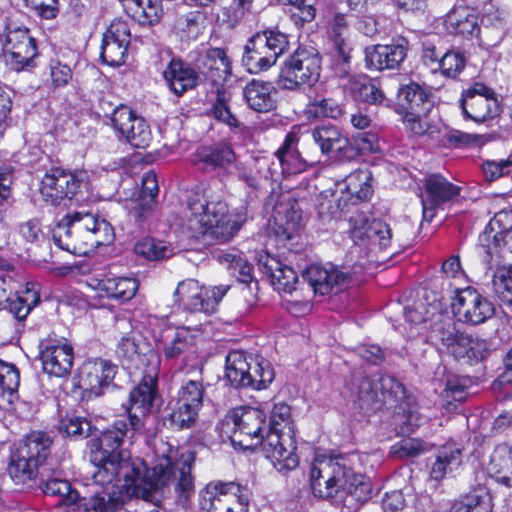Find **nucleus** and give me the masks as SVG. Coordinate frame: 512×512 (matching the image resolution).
<instances>
[{
	"mask_svg": "<svg viewBox=\"0 0 512 512\" xmlns=\"http://www.w3.org/2000/svg\"><path fill=\"white\" fill-rule=\"evenodd\" d=\"M155 454V464L149 469L138 457L91 451L90 485L119 489L124 495H140L141 499L155 505L173 488L177 501L185 505L195 491L191 474L193 456L163 441L156 447Z\"/></svg>",
	"mask_w": 512,
	"mask_h": 512,
	"instance_id": "1",
	"label": "nucleus"
},
{
	"mask_svg": "<svg viewBox=\"0 0 512 512\" xmlns=\"http://www.w3.org/2000/svg\"><path fill=\"white\" fill-rule=\"evenodd\" d=\"M246 221L245 212L229 213L228 205L218 196L191 198L177 221L176 228L189 239L227 242Z\"/></svg>",
	"mask_w": 512,
	"mask_h": 512,
	"instance_id": "2",
	"label": "nucleus"
},
{
	"mask_svg": "<svg viewBox=\"0 0 512 512\" xmlns=\"http://www.w3.org/2000/svg\"><path fill=\"white\" fill-rule=\"evenodd\" d=\"M350 391V398L358 403L361 409H387L402 412L404 426L402 433L413 431L420 423L419 415L409 408V398L406 397L404 386L391 376L373 375L372 377H355L347 387Z\"/></svg>",
	"mask_w": 512,
	"mask_h": 512,
	"instance_id": "3",
	"label": "nucleus"
},
{
	"mask_svg": "<svg viewBox=\"0 0 512 512\" xmlns=\"http://www.w3.org/2000/svg\"><path fill=\"white\" fill-rule=\"evenodd\" d=\"M55 244L62 250L85 256L114 240L112 225L99 215L76 211L64 216L53 232Z\"/></svg>",
	"mask_w": 512,
	"mask_h": 512,
	"instance_id": "4",
	"label": "nucleus"
},
{
	"mask_svg": "<svg viewBox=\"0 0 512 512\" xmlns=\"http://www.w3.org/2000/svg\"><path fill=\"white\" fill-rule=\"evenodd\" d=\"M309 481L313 495L320 499L342 498L343 494L360 496L368 491L362 475L324 455L316 456L311 463Z\"/></svg>",
	"mask_w": 512,
	"mask_h": 512,
	"instance_id": "5",
	"label": "nucleus"
},
{
	"mask_svg": "<svg viewBox=\"0 0 512 512\" xmlns=\"http://www.w3.org/2000/svg\"><path fill=\"white\" fill-rule=\"evenodd\" d=\"M270 418V429L263 442V453L278 472L287 473L299 464L291 409L285 403H276Z\"/></svg>",
	"mask_w": 512,
	"mask_h": 512,
	"instance_id": "6",
	"label": "nucleus"
},
{
	"mask_svg": "<svg viewBox=\"0 0 512 512\" xmlns=\"http://www.w3.org/2000/svg\"><path fill=\"white\" fill-rule=\"evenodd\" d=\"M225 376L236 388L261 390L272 383L275 373L268 360L247 357L241 351H231L226 356Z\"/></svg>",
	"mask_w": 512,
	"mask_h": 512,
	"instance_id": "7",
	"label": "nucleus"
},
{
	"mask_svg": "<svg viewBox=\"0 0 512 512\" xmlns=\"http://www.w3.org/2000/svg\"><path fill=\"white\" fill-rule=\"evenodd\" d=\"M287 35L274 30H266L252 36L244 47L242 64L251 74L267 71L287 50Z\"/></svg>",
	"mask_w": 512,
	"mask_h": 512,
	"instance_id": "8",
	"label": "nucleus"
},
{
	"mask_svg": "<svg viewBox=\"0 0 512 512\" xmlns=\"http://www.w3.org/2000/svg\"><path fill=\"white\" fill-rule=\"evenodd\" d=\"M148 367L144 368L141 381L130 393L129 424L132 430L141 432L143 417L150 413L157 400V381L160 360L156 355L148 358Z\"/></svg>",
	"mask_w": 512,
	"mask_h": 512,
	"instance_id": "9",
	"label": "nucleus"
},
{
	"mask_svg": "<svg viewBox=\"0 0 512 512\" xmlns=\"http://www.w3.org/2000/svg\"><path fill=\"white\" fill-rule=\"evenodd\" d=\"M203 512H248L247 490L235 482H211L199 493Z\"/></svg>",
	"mask_w": 512,
	"mask_h": 512,
	"instance_id": "10",
	"label": "nucleus"
},
{
	"mask_svg": "<svg viewBox=\"0 0 512 512\" xmlns=\"http://www.w3.org/2000/svg\"><path fill=\"white\" fill-rule=\"evenodd\" d=\"M320 69L319 54L313 49L299 48L284 61L279 75L280 83L288 90L310 86L318 80Z\"/></svg>",
	"mask_w": 512,
	"mask_h": 512,
	"instance_id": "11",
	"label": "nucleus"
},
{
	"mask_svg": "<svg viewBox=\"0 0 512 512\" xmlns=\"http://www.w3.org/2000/svg\"><path fill=\"white\" fill-rule=\"evenodd\" d=\"M84 171H68L54 167L45 173L40 182V194L43 200L52 205L72 200L87 181Z\"/></svg>",
	"mask_w": 512,
	"mask_h": 512,
	"instance_id": "12",
	"label": "nucleus"
},
{
	"mask_svg": "<svg viewBox=\"0 0 512 512\" xmlns=\"http://www.w3.org/2000/svg\"><path fill=\"white\" fill-rule=\"evenodd\" d=\"M233 429L231 442L243 449H250L265 441L263 431L266 427V414L259 408L239 407L234 409L232 416Z\"/></svg>",
	"mask_w": 512,
	"mask_h": 512,
	"instance_id": "13",
	"label": "nucleus"
},
{
	"mask_svg": "<svg viewBox=\"0 0 512 512\" xmlns=\"http://www.w3.org/2000/svg\"><path fill=\"white\" fill-rule=\"evenodd\" d=\"M229 286L206 288L197 280L187 279L180 282L175 290V297L184 309L192 312L214 313Z\"/></svg>",
	"mask_w": 512,
	"mask_h": 512,
	"instance_id": "14",
	"label": "nucleus"
},
{
	"mask_svg": "<svg viewBox=\"0 0 512 512\" xmlns=\"http://www.w3.org/2000/svg\"><path fill=\"white\" fill-rule=\"evenodd\" d=\"M432 333L431 338L439 340L447 348L448 353L459 360L478 361L484 358L487 351L485 341L459 333L450 324H436Z\"/></svg>",
	"mask_w": 512,
	"mask_h": 512,
	"instance_id": "15",
	"label": "nucleus"
},
{
	"mask_svg": "<svg viewBox=\"0 0 512 512\" xmlns=\"http://www.w3.org/2000/svg\"><path fill=\"white\" fill-rule=\"evenodd\" d=\"M111 123L119 136L135 148L144 149L152 141V132L145 119L125 105L113 110Z\"/></svg>",
	"mask_w": 512,
	"mask_h": 512,
	"instance_id": "16",
	"label": "nucleus"
},
{
	"mask_svg": "<svg viewBox=\"0 0 512 512\" xmlns=\"http://www.w3.org/2000/svg\"><path fill=\"white\" fill-rule=\"evenodd\" d=\"M452 309L460 321L472 325L484 323L495 312L493 304L472 287L462 289L457 293L452 303Z\"/></svg>",
	"mask_w": 512,
	"mask_h": 512,
	"instance_id": "17",
	"label": "nucleus"
},
{
	"mask_svg": "<svg viewBox=\"0 0 512 512\" xmlns=\"http://www.w3.org/2000/svg\"><path fill=\"white\" fill-rule=\"evenodd\" d=\"M116 372L117 366L110 360H88L79 369L78 386L88 397H98L110 386Z\"/></svg>",
	"mask_w": 512,
	"mask_h": 512,
	"instance_id": "18",
	"label": "nucleus"
},
{
	"mask_svg": "<svg viewBox=\"0 0 512 512\" xmlns=\"http://www.w3.org/2000/svg\"><path fill=\"white\" fill-rule=\"evenodd\" d=\"M349 231L354 242H368L386 249L392 241V230L390 226L380 219L369 221L363 212H355L349 217Z\"/></svg>",
	"mask_w": 512,
	"mask_h": 512,
	"instance_id": "19",
	"label": "nucleus"
},
{
	"mask_svg": "<svg viewBox=\"0 0 512 512\" xmlns=\"http://www.w3.org/2000/svg\"><path fill=\"white\" fill-rule=\"evenodd\" d=\"M331 48L329 57L335 75L345 78L350 73L352 46L349 41V29L345 17L336 15L330 32Z\"/></svg>",
	"mask_w": 512,
	"mask_h": 512,
	"instance_id": "20",
	"label": "nucleus"
},
{
	"mask_svg": "<svg viewBox=\"0 0 512 512\" xmlns=\"http://www.w3.org/2000/svg\"><path fill=\"white\" fill-rule=\"evenodd\" d=\"M37 55L35 40L27 28L9 29L4 44V59L11 69L20 71Z\"/></svg>",
	"mask_w": 512,
	"mask_h": 512,
	"instance_id": "21",
	"label": "nucleus"
},
{
	"mask_svg": "<svg viewBox=\"0 0 512 512\" xmlns=\"http://www.w3.org/2000/svg\"><path fill=\"white\" fill-rule=\"evenodd\" d=\"M40 359L45 372L56 377H64L72 369L73 347L65 338L46 340L41 343Z\"/></svg>",
	"mask_w": 512,
	"mask_h": 512,
	"instance_id": "22",
	"label": "nucleus"
},
{
	"mask_svg": "<svg viewBox=\"0 0 512 512\" xmlns=\"http://www.w3.org/2000/svg\"><path fill=\"white\" fill-rule=\"evenodd\" d=\"M130 28L127 22L113 21L103 35L101 58L109 66H120L125 62L130 43Z\"/></svg>",
	"mask_w": 512,
	"mask_h": 512,
	"instance_id": "23",
	"label": "nucleus"
},
{
	"mask_svg": "<svg viewBox=\"0 0 512 512\" xmlns=\"http://www.w3.org/2000/svg\"><path fill=\"white\" fill-rule=\"evenodd\" d=\"M408 43L405 39L385 45H373L365 49V62L369 70L383 71L400 68L407 57Z\"/></svg>",
	"mask_w": 512,
	"mask_h": 512,
	"instance_id": "24",
	"label": "nucleus"
},
{
	"mask_svg": "<svg viewBox=\"0 0 512 512\" xmlns=\"http://www.w3.org/2000/svg\"><path fill=\"white\" fill-rule=\"evenodd\" d=\"M201 338L199 329L179 327L164 340L161 352L166 360H192L197 354V344Z\"/></svg>",
	"mask_w": 512,
	"mask_h": 512,
	"instance_id": "25",
	"label": "nucleus"
},
{
	"mask_svg": "<svg viewBox=\"0 0 512 512\" xmlns=\"http://www.w3.org/2000/svg\"><path fill=\"white\" fill-rule=\"evenodd\" d=\"M460 193V187L452 184L441 175H431L425 180V194L421 196L423 218L431 221L435 209Z\"/></svg>",
	"mask_w": 512,
	"mask_h": 512,
	"instance_id": "26",
	"label": "nucleus"
},
{
	"mask_svg": "<svg viewBox=\"0 0 512 512\" xmlns=\"http://www.w3.org/2000/svg\"><path fill=\"white\" fill-rule=\"evenodd\" d=\"M140 495H124L119 489L93 491L89 497L79 499L72 512H120L126 502Z\"/></svg>",
	"mask_w": 512,
	"mask_h": 512,
	"instance_id": "27",
	"label": "nucleus"
},
{
	"mask_svg": "<svg viewBox=\"0 0 512 512\" xmlns=\"http://www.w3.org/2000/svg\"><path fill=\"white\" fill-rule=\"evenodd\" d=\"M158 195V184L154 173L143 177L142 192L128 204L129 216L141 228L153 217Z\"/></svg>",
	"mask_w": 512,
	"mask_h": 512,
	"instance_id": "28",
	"label": "nucleus"
},
{
	"mask_svg": "<svg viewBox=\"0 0 512 512\" xmlns=\"http://www.w3.org/2000/svg\"><path fill=\"white\" fill-rule=\"evenodd\" d=\"M303 278L308 282L315 294L327 295L335 286L345 284L349 275L332 264H312L303 272Z\"/></svg>",
	"mask_w": 512,
	"mask_h": 512,
	"instance_id": "29",
	"label": "nucleus"
},
{
	"mask_svg": "<svg viewBox=\"0 0 512 512\" xmlns=\"http://www.w3.org/2000/svg\"><path fill=\"white\" fill-rule=\"evenodd\" d=\"M163 78L169 90L180 97L198 86L200 76L189 63L172 58L163 70Z\"/></svg>",
	"mask_w": 512,
	"mask_h": 512,
	"instance_id": "30",
	"label": "nucleus"
},
{
	"mask_svg": "<svg viewBox=\"0 0 512 512\" xmlns=\"http://www.w3.org/2000/svg\"><path fill=\"white\" fill-rule=\"evenodd\" d=\"M203 74L216 87H222L232 74L231 61L222 48H209L200 58Z\"/></svg>",
	"mask_w": 512,
	"mask_h": 512,
	"instance_id": "31",
	"label": "nucleus"
},
{
	"mask_svg": "<svg viewBox=\"0 0 512 512\" xmlns=\"http://www.w3.org/2000/svg\"><path fill=\"white\" fill-rule=\"evenodd\" d=\"M258 264L266 274L274 289L279 292L291 293L298 282V275L295 270L282 263L279 259L264 254L259 257Z\"/></svg>",
	"mask_w": 512,
	"mask_h": 512,
	"instance_id": "32",
	"label": "nucleus"
},
{
	"mask_svg": "<svg viewBox=\"0 0 512 512\" xmlns=\"http://www.w3.org/2000/svg\"><path fill=\"white\" fill-rule=\"evenodd\" d=\"M298 134L299 128L293 127L285 136L282 145L274 153L284 175L299 174L307 169L306 161L297 150Z\"/></svg>",
	"mask_w": 512,
	"mask_h": 512,
	"instance_id": "33",
	"label": "nucleus"
},
{
	"mask_svg": "<svg viewBox=\"0 0 512 512\" xmlns=\"http://www.w3.org/2000/svg\"><path fill=\"white\" fill-rule=\"evenodd\" d=\"M277 90L273 83L253 79L243 88V97L247 105L254 111L265 113L276 106Z\"/></svg>",
	"mask_w": 512,
	"mask_h": 512,
	"instance_id": "34",
	"label": "nucleus"
},
{
	"mask_svg": "<svg viewBox=\"0 0 512 512\" xmlns=\"http://www.w3.org/2000/svg\"><path fill=\"white\" fill-rule=\"evenodd\" d=\"M133 437L136 431L132 430L129 424V419L123 417L116 420L109 428L101 433V436L92 443L91 451H103L107 454H124L127 453L119 450L126 437Z\"/></svg>",
	"mask_w": 512,
	"mask_h": 512,
	"instance_id": "35",
	"label": "nucleus"
},
{
	"mask_svg": "<svg viewBox=\"0 0 512 512\" xmlns=\"http://www.w3.org/2000/svg\"><path fill=\"white\" fill-rule=\"evenodd\" d=\"M301 221V213L295 202L279 203L274 208L271 229L281 241L292 239Z\"/></svg>",
	"mask_w": 512,
	"mask_h": 512,
	"instance_id": "36",
	"label": "nucleus"
},
{
	"mask_svg": "<svg viewBox=\"0 0 512 512\" xmlns=\"http://www.w3.org/2000/svg\"><path fill=\"white\" fill-rule=\"evenodd\" d=\"M94 288L100 292L101 296L127 302L135 296L139 284L133 277L112 276L96 280Z\"/></svg>",
	"mask_w": 512,
	"mask_h": 512,
	"instance_id": "37",
	"label": "nucleus"
},
{
	"mask_svg": "<svg viewBox=\"0 0 512 512\" xmlns=\"http://www.w3.org/2000/svg\"><path fill=\"white\" fill-rule=\"evenodd\" d=\"M116 355L121 361L122 365L127 369H142L148 367V357L150 355H156L154 352L149 351L145 353L138 337L135 333H130L120 339L116 348Z\"/></svg>",
	"mask_w": 512,
	"mask_h": 512,
	"instance_id": "38",
	"label": "nucleus"
},
{
	"mask_svg": "<svg viewBox=\"0 0 512 512\" xmlns=\"http://www.w3.org/2000/svg\"><path fill=\"white\" fill-rule=\"evenodd\" d=\"M314 142L319 146L322 154L327 156H340L349 147L348 139L340 130L332 125H323L314 128L311 132Z\"/></svg>",
	"mask_w": 512,
	"mask_h": 512,
	"instance_id": "39",
	"label": "nucleus"
},
{
	"mask_svg": "<svg viewBox=\"0 0 512 512\" xmlns=\"http://www.w3.org/2000/svg\"><path fill=\"white\" fill-rule=\"evenodd\" d=\"M461 109L464 118L475 122H484L499 114V104L496 97L489 96H463Z\"/></svg>",
	"mask_w": 512,
	"mask_h": 512,
	"instance_id": "40",
	"label": "nucleus"
},
{
	"mask_svg": "<svg viewBox=\"0 0 512 512\" xmlns=\"http://www.w3.org/2000/svg\"><path fill=\"white\" fill-rule=\"evenodd\" d=\"M198 161L213 170H227L236 162V153L227 142H219L215 145L202 147L197 153Z\"/></svg>",
	"mask_w": 512,
	"mask_h": 512,
	"instance_id": "41",
	"label": "nucleus"
},
{
	"mask_svg": "<svg viewBox=\"0 0 512 512\" xmlns=\"http://www.w3.org/2000/svg\"><path fill=\"white\" fill-rule=\"evenodd\" d=\"M487 470L498 483L512 487V445H498L491 455Z\"/></svg>",
	"mask_w": 512,
	"mask_h": 512,
	"instance_id": "42",
	"label": "nucleus"
},
{
	"mask_svg": "<svg viewBox=\"0 0 512 512\" xmlns=\"http://www.w3.org/2000/svg\"><path fill=\"white\" fill-rule=\"evenodd\" d=\"M444 24L449 33L464 37L472 36L479 31L476 15L466 6L454 7L449 11Z\"/></svg>",
	"mask_w": 512,
	"mask_h": 512,
	"instance_id": "43",
	"label": "nucleus"
},
{
	"mask_svg": "<svg viewBox=\"0 0 512 512\" xmlns=\"http://www.w3.org/2000/svg\"><path fill=\"white\" fill-rule=\"evenodd\" d=\"M461 462V448L455 443H447L438 449L430 475L435 480H441L447 474L455 471Z\"/></svg>",
	"mask_w": 512,
	"mask_h": 512,
	"instance_id": "44",
	"label": "nucleus"
},
{
	"mask_svg": "<svg viewBox=\"0 0 512 512\" xmlns=\"http://www.w3.org/2000/svg\"><path fill=\"white\" fill-rule=\"evenodd\" d=\"M51 446L52 439L48 434L35 431L22 439L16 449L21 451L22 455L36 460L37 464L41 465L50 454Z\"/></svg>",
	"mask_w": 512,
	"mask_h": 512,
	"instance_id": "45",
	"label": "nucleus"
},
{
	"mask_svg": "<svg viewBox=\"0 0 512 512\" xmlns=\"http://www.w3.org/2000/svg\"><path fill=\"white\" fill-rule=\"evenodd\" d=\"M397 97L399 104L407 111L428 112L431 108L428 94L415 82L400 86Z\"/></svg>",
	"mask_w": 512,
	"mask_h": 512,
	"instance_id": "46",
	"label": "nucleus"
},
{
	"mask_svg": "<svg viewBox=\"0 0 512 512\" xmlns=\"http://www.w3.org/2000/svg\"><path fill=\"white\" fill-rule=\"evenodd\" d=\"M39 466L36 460L15 449L11 454L8 473L16 484H25L37 476Z\"/></svg>",
	"mask_w": 512,
	"mask_h": 512,
	"instance_id": "47",
	"label": "nucleus"
},
{
	"mask_svg": "<svg viewBox=\"0 0 512 512\" xmlns=\"http://www.w3.org/2000/svg\"><path fill=\"white\" fill-rule=\"evenodd\" d=\"M352 91L359 100L369 104L388 106L390 103L377 83L366 76L354 79Z\"/></svg>",
	"mask_w": 512,
	"mask_h": 512,
	"instance_id": "48",
	"label": "nucleus"
},
{
	"mask_svg": "<svg viewBox=\"0 0 512 512\" xmlns=\"http://www.w3.org/2000/svg\"><path fill=\"white\" fill-rule=\"evenodd\" d=\"M20 374L11 363L0 360V398L9 406L18 398Z\"/></svg>",
	"mask_w": 512,
	"mask_h": 512,
	"instance_id": "49",
	"label": "nucleus"
},
{
	"mask_svg": "<svg viewBox=\"0 0 512 512\" xmlns=\"http://www.w3.org/2000/svg\"><path fill=\"white\" fill-rule=\"evenodd\" d=\"M218 261L225 265L242 283H249L253 279L251 264L236 250L221 251L217 253Z\"/></svg>",
	"mask_w": 512,
	"mask_h": 512,
	"instance_id": "50",
	"label": "nucleus"
},
{
	"mask_svg": "<svg viewBox=\"0 0 512 512\" xmlns=\"http://www.w3.org/2000/svg\"><path fill=\"white\" fill-rule=\"evenodd\" d=\"M39 300L38 292L35 289L26 288L13 298L11 295L5 309H8L17 320L21 321L28 316L33 307L39 303Z\"/></svg>",
	"mask_w": 512,
	"mask_h": 512,
	"instance_id": "51",
	"label": "nucleus"
},
{
	"mask_svg": "<svg viewBox=\"0 0 512 512\" xmlns=\"http://www.w3.org/2000/svg\"><path fill=\"white\" fill-rule=\"evenodd\" d=\"M43 492L46 495L59 497L60 501L67 505L76 506L80 499L79 493L72 489L71 484L57 476L47 478L43 486Z\"/></svg>",
	"mask_w": 512,
	"mask_h": 512,
	"instance_id": "52",
	"label": "nucleus"
},
{
	"mask_svg": "<svg viewBox=\"0 0 512 512\" xmlns=\"http://www.w3.org/2000/svg\"><path fill=\"white\" fill-rule=\"evenodd\" d=\"M345 190L350 195V200H365L372 194L370 174L368 171L358 170L346 178Z\"/></svg>",
	"mask_w": 512,
	"mask_h": 512,
	"instance_id": "53",
	"label": "nucleus"
},
{
	"mask_svg": "<svg viewBox=\"0 0 512 512\" xmlns=\"http://www.w3.org/2000/svg\"><path fill=\"white\" fill-rule=\"evenodd\" d=\"M492 500L488 493H472L456 502L451 512H492Z\"/></svg>",
	"mask_w": 512,
	"mask_h": 512,
	"instance_id": "54",
	"label": "nucleus"
},
{
	"mask_svg": "<svg viewBox=\"0 0 512 512\" xmlns=\"http://www.w3.org/2000/svg\"><path fill=\"white\" fill-rule=\"evenodd\" d=\"M134 252L147 260H160L171 255V250L162 241L148 237L135 243Z\"/></svg>",
	"mask_w": 512,
	"mask_h": 512,
	"instance_id": "55",
	"label": "nucleus"
},
{
	"mask_svg": "<svg viewBox=\"0 0 512 512\" xmlns=\"http://www.w3.org/2000/svg\"><path fill=\"white\" fill-rule=\"evenodd\" d=\"M229 101L230 95L217 87V96L210 109V115L229 127H238V120L230 110Z\"/></svg>",
	"mask_w": 512,
	"mask_h": 512,
	"instance_id": "56",
	"label": "nucleus"
},
{
	"mask_svg": "<svg viewBox=\"0 0 512 512\" xmlns=\"http://www.w3.org/2000/svg\"><path fill=\"white\" fill-rule=\"evenodd\" d=\"M203 396V384L200 381L189 380L180 387L176 402L180 403L183 407L189 405L200 410L203 404Z\"/></svg>",
	"mask_w": 512,
	"mask_h": 512,
	"instance_id": "57",
	"label": "nucleus"
},
{
	"mask_svg": "<svg viewBox=\"0 0 512 512\" xmlns=\"http://www.w3.org/2000/svg\"><path fill=\"white\" fill-rule=\"evenodd\" d=\"M465 64L466 60L462 53L447 51L441 56L437 69L445 77L456 78L464 69Z\"/></svg>",
	"mask_w": 512,
	"mask_h": 512,
	"instance_id": "58",
	"label": "nucleus"
},
{
	"mask_svg": "<svg viewBox=\"0 0 512 512\" xmlns=\"http://www.w3.org/2000/svg\"><path fill=\"white\" fill-rule=\"evenodd\" d=\"M267 164L268 162L265 158H259L246 163L240 162L236 159V162L233 165L236 169L238 178L249 187L256 189L259 186V180L257 172H255V168H257L258 165L261 168L263 166H267Z\"/></svg>",
	"mask_w": 512,
	"mask_h": 512,
	"instance_id": "59",
	"label": "nucleus"
},
{
	"mask_svg": "<svg viewBox=\"0 0 512 512\" xmlns=\"http://www.w3.org/2000/svg\"><path fill=\"white\" fill-rule=\"evenodd\" d=\"M471 385V380L467 377L452 376L447 379L446 388L443 391V397L447 402L465 401L467 389Z\"/></svg>",
	"mask_w": 512,
	"mask_h": 512,
	"instance_id": "60",
	"label": "nucleus"
},
{
	"mask_svg": "<svg viewBox=\"0 0 512 512\" xmlns=\"http://www.w3.org/2000/svg\"><path fill=\"white\" fill-rule=\"evenodd\" d=\"M307 113L314 118L329 117L336 119L341 116L342 108L333 99H320L307 106Z\"/></svg>",
	"mask_w": 512,
	"mask_h": 512,
	"instance_id": "61",
	"label": "nucleus"
},
{
	"mask_svg": "<svg viewBox=\"0 0 512 512\" xmlns=\"http://www.w3.org/2000/svg\"><path fill=\"white\" fill-rule=\"evenodd\" d=\"M198 412L199 410L189 405L183 407L180 403L176 402L170 414L171 425L178 429L190 428L196 422Z\"/></svg>",
	"mask_w": 512,
	"mask_h": 512,
	"instance_id": "62",
	"label": "nucleus"
},
{
	"mask_svg": "<svg viewBox=\"0 0 512 512\" xmlns=\"http://www.w3.org/2000/svg\"><path fill=\"white\" fill-rule=\"evenodd\" d=\"M347 206V201L341 202L335 194H322L318 203V213L323 219L337 217Z\"/></svg>",
	"mask_w": 512,
	"mask_h": 512,
	"instance_id": "63",
	"label": "nucleus"
},
{
	"mask_svg": "<svg viewBox=\"0 0 512 512\" xmlns=\"http://www.w3.org/2000/svg\"><path fill=\"white\" fill-rule=\"evenodd\" d=\"M425 450V444L416 438L402 439L391 447V452L398 458L416 457Z\"/></svg>",
	"mask_w": 512,
	"mask_h": 512,
	"instance_id": "64",
	"label": "nucleus"
}]
</instances>
